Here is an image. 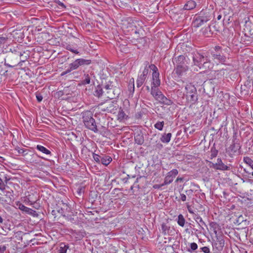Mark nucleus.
<instances>
[{
    "label": "nucleus",
    "mask_w": 253,
    "mask_h": 253,
    "mask_svg": "<svg viewBox=\"0 0 253 253\" xmlns=\"http://www.w3.org/2000/svg\"><path fill=\"white\" fill-rule=\"evenodd\" d=\"M149 68L153 71L152 74H160L158 68L154 64L150 65L149 64Z\"/></svg>",
    "instance_id": "obj_35"
},
{
    "label": "nucleus",
    "mask_w": 253,
    "mask_h": 253,
    "mask_svg": "<svg viewBox=\"0 0 253 253\" xmlns=\"http://www.w3.org/2000/svg\"><path fill=\"white\" fill-rule=\"evenodd\" d=\"M213 66V64L210 60L209 56L208 55L202 65H201V67L199 69H202L204 71H206L211 69Z\"/></svg>",
    "instance_id": "obj_12"
},
{
    "label": "nucleus",
    "mask_w": 253,
    "mask_h": 253,
    "mask_svg": "<svg viewBox=\"0 0 253 253\" xmlns=\"http://www.w3.org/2000/svg\"><path fill=\"white\" fill-rule=\"evenodd\" d=\"M113 88V85L107 84L105 85L104 89L106 90H112Z\"/></svg>",
    "instance_id": "obj_48"
},
{
    "label": "nucleus",
    "mask_w": 253,
    "mask_h": 253,
    "mask_svg": "<svg viewBox=\"0 0 253 253\" xmlns=\"http://www.w3.org/2000/svg\"><path fill=\"white\" fill-rule=\"evenodd\" d=\"M135 142L139 145H142L144 143V137L142 134H138L134 137Z\"/></svg>",
    "instance_id": "obj_24"
},
{
    "label": "nucleus",
    "mask_w": 253,
    "mask_h": 253,
    "mask_svg": "<svg viewBox=\"0 0 253 253\" xmlns=\"http://www.w3.org/2000/svg\"><path fill=\"white\" fill-rule=\"evenodd\" d=\"M78 60L80 66L89 65L91 62L90 60L84 59L83 58H79L78 59Z\"/></svg>",
    "instance_id": "obj_29"
},
{
    "label": "nucleus",
    "mask_w": 253,
    "mask_h": 253,
    "mask_svg": "<svg viewBox=\"0 0 253 253\" xmlns=\"http://www.w3.org/2000/svg\"><path fill=\"white\" fill-rule=\"evenodd\" d=\"M214 51L211 52L212 58L215 62L224 63L226 61V56L224 53L228 51V48L222 49L219 46H215Z\"/></svg>",
    "instance_id": "obj_5"
},
{
    "label": "nucleus",
    "mask_w": 253,
    "mask_h": 253,
    "mask_svg": "<svg viewBox=\"0 0 253 253\" xmlns=\"http://www.w3.org/2000/svg\"><path fill=\"white\" fill-rule=\"evenodd\" d=\"M178 171L176 169H173L168 172L165 178L164 182L163 185H168L171 183L174 178L178 174Z\"/></svg>",
    "instance_id": "obj_10"
},
{
    "label": "nucleus",
    "mask_w": 253,
    "mask_h": 253,
    "mask_svg": "<svg viewBox=\"0 0 253 253\" xmlns=\"http://www.w3.org/2000/svg\"><path fill=\"white\" fill-rule=\"evenodd\" d=\"M201 250L202 252H203L205 253H210V251L208 247H204L201 248Z\"/></svg>",
    "instance_id": "obj_47"
},
{
    "label": "nucleus",
    "mask_w": 253,
    "mask_h": 253,
    "mask_svg": "<svg viewBox=\"0 0 253 253\" xmlns=\"http://www.w3.org/2000/svg\"><path fill=\"white\" fill-rule=\"evenodd\" d=\"M37 99L39 102H41L42 99V95H39L36 96Z\"/></svg>",
    "instance_id": "obj_54"
},
{
    "label": "nucleus",
    "mask_w": 253,
    "mask_h": 253,
    "mask_svg": "<svg viewBox=\"0 0 253 253\" xmlns=\"http://www.w3.org/2000/svg\"><path fill=\"white\" fill-rule=\"evenodd\" d=\"M192 192H193V191L190 189V190H186V193L187 194H188V193H192Z\"/></svg>",
    "instance_id": "obj_60"
},
{
    "label": "nucleus",
    "mask_w": 253,
    "mask_h": 253,
    "mask_svg": "<svg viewBox=\"0 0 253 253\" xmlns=\"http://www.w3.org/2000/svg\"><path fill=\"white\" fill-rule=\"evenodd\" d=\"M114 88H113V90H107V93L108 94V96H107V97L110 98V99H113L114 97H115V94H110V93L111 92H113L114 93Z\"/></svg>",
    "instance_id": "obj_43"
},
{
    "label": "nucleus",
    "mask_w": 253,
    "mask_h": 253,
    "mask_svg": "<svg viewBox=\"0 0 253 253\" xmlns=\"http://www.w3.org/2000/svg\"><path fill=\"white\" fill-rule=\"evenodd\" d=\"M69 66L73 70L77 69L80 67L78 59L75 60L73 62L70 63L69 64Z\"/></svg>",
    "instance_id": "obj_31"
},
{
    "label": "nucleus",
    "mask_w": 253,
    "mask_h": 253,
    "mask_svg": "<svg viewBox=\"0 0 253 253\" xmlns=\"http://www.w3.org/2000/svg\"><path fill=\"white\" fill-rule=\"evenodd\" d=\"M65 48L67 50L70 51L71 52H72L73 53H75V54H79V52L78 51V49H76V48H74L73 46V45H71V44H67L66 45Z\"/></svg>",
    "instance_id": "obj_26"
},
{
    "label": "nucleus",
    "mask_w": 253,
    "mask_h": 253,
    "mask_svg": "<svg viewBox=\"0 0 253 253\" xmlns=\"http://www.w3.org/2000/svg\"><path fill=\"white\" fill-rule=\"evenodd\" d=\"M68 246L62 243L60 245V253H66Z\"/></svg>",
    "instance_id": "obj_36"
},
{
    "label": "nucleus",
    "mask_w": 253,
    "mask_h": 253,
    "mask_svg": "<svg viewBox=\"0 0 253 253\" xmlns=\"http://www.w3.org/2000/svg\"><path fill=\"white\" fill-rule=\"evenodd\" d=\"M196 6V3L195 1L192 0H188L184 6L185 10H191L194 9Z\"/></svg>",
    "instance_id": "obj_17"
},
{
    "label": "nucleus",
    "mask_w": 253,
    "mask_h": 253,
    "mask_svg": "<svg viewBox=\"0 0 253 253\" xmlns=\"http://www.w3.org/2000/svg\"><path fill=\"white\" fill-rule=\"evenodd\" d=\"M186 96L187 99L192 103H194L198 99L196 93H192L191 94L189 93L186 95Z\"/></svg>",
    "instance_id": "obj_22"
},
{
    "label": "nucleus",
    "mask_w": 253,
    "mask_h": 253,
    "mask_svg": "<svg viewBox=\"0 0 253 253\" xmlns=\"http://www.w3.org/2000/svg\"><path fill=\"white\" fill-rule=\"evenodd\" d=\"M211 14L209 12L201 11L196 15L192 22V26L195 28H199L210 20Z\"/></svg>",
    "instance_id": "obj_4"
},
{
    "label": "nucleus",
    "mask_w": 253,
    "mask_h": 253,
    "mask_svg": "<svg viewBox=\"0 0 253 253\" xmlns=\"http://www.w3.org/2000/svg\"><path fill=\"white\" fill-rule=\"evenodd\" d=\"M19 48L18 46H16V47L10 48L9 53H12L15 55H16L18 58H19L23 56L24 53H25V51H19Z\"/></svg>",
    "instance_id": "obj_18"
},
{
    "label": "nucleus",
    "mask_w": 253,
    "mask_h": 253,
    "mask_svg": "<svg viewBox=\"0 0 253 253\" xmlns=\"http://www.w3.org/2000/svg\"><path fill=\"white\" fill-rule=\"evenodd\" d=\"M92 156H93V158L94 161L96 162H97L98 163H100L101 158V157L100 156H99L98 154H95V153H93Z\"/></svg>",
    "instance_id": "obj_41"
},
{
    "label": "nucleus",
    "mask_w": 253,
    "mask_h": 253,
    "mask_svg": "<svg viewBox=\"0 0 253 253\" xmlns=\"http://www.w3.org/2000/svg\"><path fill=\"white\" fill-rule=\"evenodd\" d=\"M90 83V78L89 76L87 74L85 75V79L82 81V84L85 85L86 84H89Z\"/></svg>",
    "instance_id": "obj_38"
},
{
    "label": "nucleus",
    "mask_w": 253,
    "mask_h": 253,
    "mask_svg": "<svg viewBox=\"0 0 253 253\" xmlns=\"http://www.w3.org/2000/svg\"><path fill=\"white\" fill-rule=\"evenodd\" d=\"M244 162L253 169V161L250 158L248 157H244Z\"/></svg>",
    "instance_id": "obj_33"
},
{
    "label": "nucleus",
    "mask_w": 253,
    "mask_h": 253,
    "mask_svg": "<svg viewBox=\"0 0 253 253\" xmlns=\"http://www.w3.org/2000/svg\"><path fill=\"white\" fill-rule=\"evenodd\" d=\"M183 180V178L182 177H177V179L175 180L176 182H182Z\"/></svg>",
    "instance_id": "obj_56"
},
{
    "label": "nucleus",
    "mask_w": 253,
    "mask_h": 253,
    "mask_svg": "<svg viewBox=\"0 0 253 253\" xmlns=\"http://www.w3.org/2000/svg\"><path fill=\"white\" fill-rule=\"evenodd\" d=\"M36 148L39 151L45 154L49 155L51 154V152L43 146L38 145Z\"/></svg>",
    "instance_id": "obj_25"
},
{
    "label": "nucleus",
    "mask_w": 253,
    "mask_h": 253,
    "mask_svg": "<svg viewBox=\"0 0 253 253\" xmlns=\"http://www.w3.org/2000/svg\"><path fill=\"white\" fill-rule=\"evenodd\" d=\"M6 250V246L2 245L0 246V253H4Z\"/></svg>",
    "instance_id": "obj_49"
},
{
    "label": "nucleus",
    "mask_w": 253,
    "mask_h": 253,
    "mask_svg": "<svg viewBox=\"0 0 253 253\" xmlns=\"http://www.w3.org/2000/svg\"><path fill=\"white\" fill-rule=\"evenodd\" d=\"M171 137V133H168L167 134L164 133L162 135L161 137L160 138V140L163 143H168L170 140Z\"/></svg>",
    "instance_id": "obj_20"
},
{
    "label": "nucleus",
    "mask_w": 253,
    "mask_h": 253,
    "mask_svg": "<svg viewBox=\"0 0 253 253\" xmlns=\"http://www.w3.org/2000/svg\"><path fill=\"white\" fill-rule=\"evenodd\" d=\"M18 208L23 211H25L27 213L31 215H35L36 214V211L32 209L29 208L22 204H19Z\"/></svg>",
    "instance_id": "obj_14"
},
{
    "label": "nucleus",
    "mask_w": 253,
    "mask_h": 253,
    "mask_svg": "<svg viewBox=\"0 0 253 253\" xmlns=\"http://www.w3.org/2000/svg\"><path fill=\"white\" fill-rule=\"evenodd\" d=\"M224 246V240L222 235H216V240L212 244V247L217 252H219L223 250Z\"/></svg>",
    "instance_id": "obj_9"
},
{
    "label": "nucleus",
    "mask_w": 253,
    "mask_h": 253,
    "mask_svg": "<svg viewBox=\"0 0 253 253\" xmlns=\"http://www.w3.org/2000/svg\"><path fill=\"white\" fill-rule=\"evenodd\" d=\"M58 4H59V5H60V6H62V7H64V8H65V5H64V4L63 2H60V1H59V3H58Z\"/></svg>",
    "instance_id": "obj_58"
},
{
    "label": "nucleus",
    "mask_w": 253,
    "mask_h": 253,
    "mask_svg": "<svg viewBox=\"0 0 253 253\" xmlns=\"http://www.w3.org/2000/svg\"><path fill=\"white\" fill-rule=\"evenodd\" d=\"M67 74L66 73H65V72L64 71L61 74V76H64L65 75Z\"/></svg>",
    "instance_id": "obj_64"
},
{
    "label": "nucleus",
    "mask_w": 253,
    "mask_h": 253,
    "mask_svg": "<svg viewBox=\"0 0 253 253\" xmlns=\"http://www.w3.org/2000/svg\"><path fill=\"white\" fill-rule=\"evenodd\" d=\"M194 219L199 224L200 229L204 230L203 226L207 227V225L206 224L205 222L203 220L202 217L198 214H195V215L194 216Z\"/></svg>",
    "instance_id": "obj_15"
},
{
    "label": "nucleus",
    "mask_w": 253,
    "mask_h": 253,
    "mask_svg": "<svg viewBox=\"0 0 253 253\" xmlns=\"http://www.w3.org/2000/svg\"><path fill=\"white\" fill-rule=\"evenodd\" d=\"M83 122L85 127L94 132H97V124L93 118V113L90 111H86L82 113Z\"/></svg>",
    "instance_id": "obj_1"
},
{
    "label": "nucleus",
    "mask_w": 253,
    "mask_h": 253,
    "mask_svg": "<svg viewBox=\"0 0 253 253\" xmlns=\"http://www.w3.org/2000/svg\"><path fill=\"white\" fill-rule=\"evenodd\" d=\"M118 106L117 101L108 100L99 103L98 105V108L101 112L114 113L118 109Z\"/></svg>",
    "instance_id": "obj_3"
},
{
    "label": "nucleus",
    "mask_w": 253,
    "mask_h": 253,
    "mask_svg": "<svg viewBox=\"0 0 253 253\" xmlns=\"http://www.w3.org/2000/svg\"><path fill=\"white\" fill-rule=\"evenodd\" d=\"M244 171L246 173H248L249 174H251V172H250L249 171L247 170L246 169H244Z\"/></svg>",
    "instance_id": "obj_59"
},
{
    "label": "nucleus",
    "mask_w": 253,
    "mask_h": 253,
    "mask_svg": "<svg viewBox=\"0 0 253 253\" xmlns=\"http://www.w3.org/2000/svg\"><path fill=\"white\" fill-rule=\"evenodd\" d=\"M164 185H163V184H155V185H154L153 186V187L155 189H159V188H161L162 186H163Z\"/></svg>",
    "instance_id": "obj_52"
},
{
    "label": "nucleus",
    "mask_w": 253,
    "mask_h": 253,
    "mask_svg": "<svg viewBox=\"0 0 253 253\" xmlns=\"http://www.w3.org/2000/svg\"><path fill=\"white\" fill-rule=\"evenodd\" d=\"M239 146L235 142V140L233 141V144L231 145V148L232 150H234V152H236L237 150L238 149Z\"/></svg>",
    "instance_id": "obj_42"
},
{
    "label": "nucleus",
    "mask_w": 253,
    "mask_h": 253,
    "mask_svg": "<svg viewBox=\"0 0 253 253\" xmlns=\"http://www.w3.org/2000/svg\"><path fill=\"white\" fill-rule=\"evenodd\" d=\"M187 209H188V211L189 213H192V214L194 213L193 211L192 210V209L190 208V207L189 206H187Z\"/></svg>",
    "instance_id": "obj_55"
},
{
    "label": "nucleus",
    "mask_w": 253,
    "mask_h": 253,
    "mask_svg": "<svg viewBox=\"0 0 253 253\" xmlns=\"http://www.w3.org/2000/svg\"><path fill=\"white\" fill-rule=\"evenodd\" d=\"M32 206H33V207L34 208L36 209H39L40 206L37 203V202H36L35 204H33Z\"/></svg>",
    "instance_id": "obj_53"
},
{
    "label": "nucleus",
    "mask_w": 253,
    "mask_h": 253,
    "mask_svg": "<svg viewBox=\"0 0 253 253\" xmlns=\"http://www.w3.org/2000/svg\"><path fill=\"white\" fill-rule=\"evenodd\" d=\"M15 151H17L19 155H21L22 156H25L28 154L27 150L26 149L21 148L19 147L15 148Z\"/></svg>",
    "instance_id": "obj_28"
},
{
    "label": "nucleus",
    "mask_w": 253,
    "mask_h": 253,
    "mask_svg": "<svg viewBox=\"0 0 253 253\" xmlns=\"http://www.w3.org/2000/svg\"><path fill=\"white\" fill-rule=\"evenodd\" d=\"M180 198L183 202H184L186 200V196L184 194L181 193L180 195Z\"/></svg>",
    "instance_id": "obj_50"
},
{
    "label": "nucleus",
    "mask_w": 253,
    "mask_h": 253,
    "mask_svg": "<svg viewBox=\"0 0 253 253\" xmlns=\"http://www.w3.org/2000/svg\"><path fill=\"white\" fill-rule=\"evenodd\" d=\"M217 151L216 150H211V159H212L213 158H215L217 155Z\"/></svg>",
    "instance_id": "obj_44"
},
{
    "label": "nucleus",
    "mask_w": 253,
    "mask_h": 253,
    "mask_svg": "<svg viewBox=\"0 0 253 253\" xmlns=\"http://www.w3.org/2000/svg\"><path fill=\"white\" fill-rule=\"evenodd\" d=\"M112 158L108 156H103L101 157L100 163L104 165H108L112 161Z\"/></svg>",
    "instance_id": "obj_23"
},
{
    "label": "nucleus",
    "mask_w": 253,
    "mask_h": 253,
    "mask_svg": "<svg viewBox=\"0 0 253 253\" xmlns=\"http://www.w3.org/2000/svg\"><path fill=\"white\" fill-rule=\"evenodd\" d=\"M197 248V244L195 243H192L190 244V249H188V251L191 253L192 251H195Z\"/></svg>",
    "instance_id": "obj_40"
},
{
    "label": "nucleus",
    "mask_w": 253,
    "mask_h": 253,
    "mask_svg": "<svg viewBox=\"0 0 253 253\" xmlns=\"http://www.w3.org/2000/svg\"><path fill=\"white\" fill-rule=\"evenodd\" d=\"M162 232L164 234H166L168 233V231H169V227L166 224L163 223L162 224Z\"/></svg>",
    "instance_id": "obj_39"
},
{
    "label": "nucleus",
    "mask_w": 253,
    "mask_h": 253,
    "mask_svg": "<svg viewBox=\"0 0 253 253\" xmlns=\"http://www.w3.org/2000/svg\"><path fill=\"white\" fill-rule=\"evenodd\" d=\"M147 77L140 74L138 76L136 80V85L138 87H140L144 83Z\"/></svg>",
    "instance_id": "obj_21"
},
{
    "label": "nucleus",
    "mask_w": 253,
    "mask_h": 253,
    "mask_svg": "<svg viewBox=\"0 0 253 253\" xmlns=\"http://www.w3.org/2000/svg\"><path fill=\"white\" fill-rule=\"evenodd\" d=\"M176 64L174 71L178 77L182 76L188 69L185 63V57L179 55L174 59Z\"/></svg>",
    "instance_id": "obj_2"
},
{
    "label": "nucleus",
    "mask_w": 253,
    "mask_h": 253,
    "mask_svg": "<svg viewBox=\"0 0 253 253\" xmlns=\"http://www.w3.org/2000/svg\"><path fill=\"white\" fill-rule=\"evenodd\" d=\"M185 223V219L184 218V216H183V215H182L181 214L178 215V218H177L178 224L180 226L183 227L184 226Z\"/></svg>",
    "instance_id": "obj_27"
},
{
    "label": "nucleus",
    "mask_w": 253,
    "mask_h": 253,
    "mask_svg": "<svg viewBox=\"0 0 253 253\" xmlns=\"http://www.w3.org/2000/svg\"><path fill=\"white\" fill-rule=\"evenodd\" d=\"M104 91L103 89L100 86L98 85L96 87V90L95 91L94 95L98 97H100L102 95Z\"/></svg>",
    "instance_id": "obj_32"
},
{
    "label": "nucleus",
    "mask_w": 253,
    "mask_h": 253,
    "mask_svg": "<svg viewBox=\"0 0 253 253\" xmlns=\"http://www.w3.org/2000/svg\"><path fill=\"white\" fill-rule=\"evenodd\" d=\"M72 71H73V70L71 69V67H69V68L67 70H66L65 72V73L68 74V73H70V72H71Z\"/></svg>",
    "instance_id": "obj_57"
},
{
    "label": "nucleus",
    "mask_w": 253,
    "mask_h": 253,
    "mask_svg": "<svg viewBox=\"0 0 253 253\" xmlns=\"http://www.w3.org/2000/svg\"><path fill=\"white\" fill-rule=\"evenodd\" d=\"M7 36L0 37V47L7 43L8 41Z\"/></svg>",
    "instance_id": "obj_37"
},
{
    "label": "nucleus",
    "mask_w": 253,
    "mask_h": 253,
    "mask_svg": "<svg viewBox=\"0 0 253 253\" xmlns=\"http://www.w3.org/2000/svg\"><path fill=\"white\" fill-rule=\"evenodd\" d=\"M5 188V184L2 180V179L0 177V190H3Z\"/></svg>",
    "instance_id": "obj_45"
},
{
    "label": "nucleus",
    "mask_w": 253,
    "mask_h": 253,
    "mask_svg": "<svg viewBox=\"0 0 253 253\" xmlns=\"http://www.w3.org/2000/svg\"><path fill=\"white\" fill-rule=\"evenodd\" d=\"M160 74H152V86L158 87L161 84V81L159 79Z\"/></svg>",
    "instance_id": "obj_16"
},
{
    "label": "nucleus",
    "mask_w": 253,
    "mask_h": 253,
    "mask_svg": "<svg viewBox=\"0 0 253 253\" xmlns=\"http://www.w3.org/2000/svg\"><path fill=\"white\" fill-rule=\"evenodd\" d=\"M126 114L123 110L119 113V116L120 118H125Z\"/></svg>",
    "instance_id": "obj_51"
},
{
    "label": "nucleus",
    "mask_w": 253,
    "mask_h": 253,
    "mask_svg": "<svg viewBox=\"0 0 253 253\" xmlns=\"http://www.w3.org/2000/svg\"><path fill=\"white\" fill-rule=\"evenodd\" d=\"M186 90V95L189 93L191 94L192 93H196L197 90L196 87L191 84H187L185 87Z\"/></svg>",
    "instance_id": "obj_19"
},
{
    "label": "nucleus",
    "mask_w": 253,
    "mask_h": 253,
    "mask_svg": "<svg viewBox=\"0 0 253 253\" xmlns=\"http://www.w3.org/2000/svg\"><path fill=\"white\" fill-rule=\"evenodd\" d=\"M3 221V218L0 216V223H2Z\"/></svg>",
    "instance_id": "obj_63"
},
{
    "label": "nucleus",
    "mask_w": 253,
    "mask_h": 253,
    "mask_svg": "<svg viewBox=\"0 0 253 253\" xmlns=\"http://www.w3.org/2000/svg\"><path fill=\"white\" fill-rule=\"evenodd\" d=\"M212 167L213 169L220 170H229L230 169V167L225 165L220 158L217 159L215 164L212 163Z\"/></svg>",
    "instance_id": "obj_11"
},
{
    "label": "nucleus",
    "mask_w": 253,
    "mask_h": 253,
    "mask_svg": "<svg viewBox=\"0 0 253 253\" xmlns=\"http://www.w3.org/2000/svg\"><path fill=\"white\" fill-rule=\"evenodd\" d=\"M210 226L211 227H212V228H213L214 232L215 234L216 235H217V231L216 230V228L218 226L217 223H215V222H212L210 223Z\"/></svg>",
    "instance_id": "obj_46"
},
{
    "label": "nucleus",
    "mask_w": 253,
    "mask_h": 253,
    "mask_svg": "<svg viewBox=\"0 0 253 253\" xmlns=\"http://www.w3.org/2000/svg\"><path fill=\"white\" fill-rule=\"evenodd\" d=\"M38 197L37 194L34 193L32 194H28L26 196L25 201L30 203V205L35 204L36 202L38 201Z\"/></svg>",
    "instance_id": "obj_13"
},
{
    "label": "nucleus",
    "mask_w": 253,
    "mask_h": 253,
    "mask_svg": "<svg viewBox=\"0 0 253 253\" xmlns=\"http://www.w3.org/2000/svg\"><path fill=\"white\" fill-rule=\"evenodd\" d=\"M163 147V145L162 144H160V143H158L157 144V147L159 148H162Z\"/></svg>",
    "instance_id": "obj_62"
},
{
    "label": "nucleus",
    "mask_w": 253,
    "mask_h": 253,
    "mask_svg": "<svg viewBox=\"0 0 253 253\" xmlns=\"http://www.w3.org/2000/svg\"><path fill=\"white\" fill-rule=\"evenodd\" d=\"M26 59V58L24 60H21L19 62V58L16 55L8 52L4 59V64L8 67L13 68L17 65H22L21 63L24 62Z\"/></svg>",
    "instance_id": "obj_7"
},
{
    "label": "nucleus",
    "mask_w": 253,
    "mask_h": 253,
    "mask_svg": "<svg viewBox=\"0 0 253 253\" xmlns=\"http://www.w3.org/2000/svg\"><path fill=\"white\" fill-rule=\"evenodd\" d=\"M164 124L165 123L164 121L158 122L155 124L154 126L156 128L158 129V130H162Z\"/></svg>",
    "instance_id": "obj_34"
},
{
    "label": "nucleus",
    "mask_w": 253,
    "mask_h": 253,
    "mask_svg": "<svg viewBox=\"0 0 253 253\" xmlns=\"http://www.w3.org/2000/svg\"><path fill=\"white\" fill-rule=\"evenodd\" d=\"M144 69H143V70L142 71V73L141 74H142V75H144V76L147 77V75L148 74L149 69L148 61L144 62Z\"/></svg>",
    "instance_id": "obj_30"
},
{
    "label": "nucleus",
    "mask_w": 253,
    "mask_h": 253,
    "mask_svg": "<svg viewBox=\"0 0 253 253\" xmlns=\"http://www.w3.org/2000/svg\"><path fill=\"white\" fill-rule=\"evenodd\" d=\"M221 17H222L221 15V14H219V15H218L217 16V20H220V19H221Z\"/></svg>",
    "instance_id": "obj_61"
},
{
    "label": "nucleus",
    "mask_w": 253,
    "mask_h": 253,
    "mask_svg": "<svg viewBox=\"0 0 253 253\" xmlns=\"http://www.w3.org/2000/svg\"><path fill=\"white\" fill-rule=\"evenodd\" d=\"M207 56L208 55L204 53H201L198 52L194 53L192 56V66H196L200 69L201 65H202Z\"/></svg>",
    "instance_id": "obj_8"
},
{
    "label": "nucleus",
    "mask_w": 253,
    "mask_h": 253,
    "mask_svg": "<svg viewBox=\"0 0 253 253\" xmlns=\"http://www.w3.org/2000/svg\"><path fill=\"white\" fill-rule=\"evenodd\" d=\"M151 94L156 100L159 101L161 104L170 105L172 103V101L165 96L158 87L151 86Z\"/></svg>",
    "instance_id": "obj_6"
}]
</instances>
